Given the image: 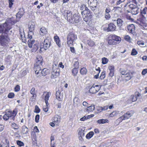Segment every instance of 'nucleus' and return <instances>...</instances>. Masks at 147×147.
Wrapping results in <instances>:
<instances>
[{
  "instance_id": "f257e3e1",
  "label": "nucleus",
  "mask_w": 147,
  "mask_h": 147,
  "mask_svg": "<svg viewBox=\"0 0 147 147\" xmlns=\"http://www.w3.org/2000/svg\"><path fill=\"white\" fill-rule=\"evenodd\" d=\"M9 20L0 25V45L3 47L9 42V39L7 32L11 28V24Z\"/></svg>"
},
{
  "instance_id": "f03ea898",
  "label": "nucleus",
  "mask_w": 147,
  "mask_h": 147,
  "mask_svg": "<svg viewBox=\"0 0 147 147\" xmlns=\"http://www.w3.org/2000/svg\"><path fill=\"white\" fill-rule=\"evenodd\" d=\"M66 13L67 20L71 23H78L81 20V18L78 14H74L72 16V13L70 11H67Z\"/></svg>"
},
{
  "instance_id": "7ed1b4c3",
  "label": "nucleus",
  "mask_w": 147,
  "mask_h": 147,
  "mask_svg": "<svg viewBox=\"0 0 147 147\" xmlns=\"http://www.w3.org/2000/svg\"><path fill=\"white\" fill-rule=\"evenodd\" d=\"M77 39L76 35L72 32L68 34L67 37V44L69 47L73 45L74 42Z\"/></svg>"
},
{
  "instance_id": "20e7f679",
  "label": "nucleus",
  "mask_w": 147,
  "mask_h": 147,
  "mask_svg": "<svg viewBox=\"0 0 147 147\" xmlns=\"http://www.w3.org/2000/svg\"><path fill=\"white\" fill-rule=\"evenodd\" d=\"M97 0H88V4L90 8L94 12L96 10L97 5Z\"/></svg>"
},
{
  "instance_id": "39448f33",
  "label": "nucleus",
  "mask_w": 147,
  "mask_h": 147,
  "mask_svg": "<svg viewBox=\"0 0 147 147\" xmlns=\"http://www.w3.org/2000/svg\"><path fill=\"white\" fill-rule=\"evenodd\" d=\"M129 7L131 9V13L133 14L136 15L139 12V8L136 5L133 4H130Z\"/></svg>"
},
{
  "instance_id": "423d86ee",
  "label": "nucleus",
  "mask_w": 147,
  "mask_h": 147,
  "mask_svg": "<svg viewBox=\"0 0 147 147\" xmlns=\"http://www.w3.org/2000/svg\"><path fill=\"white\" fill-rule=\"evenodd\" d=\"M100 86L98 85H93L89 90L90 93L92 94L96 93L100 89Z\"/></svg>"
},
{
  "instance_id": "0eeeda50",
  "label": "nucleus",
  "mask_w": 147,
  "mask_h": 147,
  "mask_svg": "<svg viewBox=\"0 0 147 147\" xmlns=\"http://www.w3.org/2000/svg\"><path fill=\"white\" fill-rule=\"evenodd\" d=\"M51 40L49 37L45 39L43 43V47L44 49L46 50L51 45Z\"/></svg>"
},
{
  "instance_id": "6e6552de",
  "label": "nucleus",
  "mask_w": 147,
  "mask_h": 147,
  "mask_svg": "<svg viewBox=\"0 0 147 147\" xmlns=\"http://www.w3.org/2000/svg\"><path fill=\"white\" fill-rule=\"evenodd\" d=\"M41 66H42V65L38 64H34V69L36 70L35 73L37 77L41 76L40 75V71H42Z\"/></svg>"
},
{
  "instance_id": "1a4fd4ad",
  "label": "nucleus",
  "mask_w": 147,
  "mask_h": 147,
  "mask_svg": "<svg viewBox=\"0 0 147 147\" xmlns=\"http://www.w3.org/2000/svg\"><path fill=\"white\" fill-rule=\"evenodd\" d=\"M24 11L23 9H20L19 11L16 15L17 21H14L13 22V23H16L17 21H18L20 20L21 18L24 15Z\"/></svg>"
},
{
  "instance_id": "9d476101",
  "label": "nucleus",
  "mask_w": 147,
  "mask_h": 147,
  "mask_svg": "<svg viewBox=\"0 0 147 147\" xmlns=\"http://www.w3.org/2000/svg\"><path fill=\"white\" fill-rule=\"evenodd\" d=\"M59 69H53L51 78H56L59 75Z\"/></svg>"
},
{
  "instance_id": "9b49d317",
  "label": "nucleus",
  "mask_w": 147,
  "mask_h": 147,
  "mask_svg": "<svg viewBox=\"0 0 147 147\" xmlns=\"http://www.w3.org/2000/svg\"><path fill=\"white\" fill-rule=\"evenodd\" d=\"M134 112L133 111H129L125 113L123 115V119H129L134 114Z\"/></svg>"
},
{
  "instance_id": "f8f14e48",
  "label": "nucleus",
  "mask_w": 147,
  "mask_h": 147,
  "mask_svg": "<svg viewBox=\"0 0 147 147\" xmlns=\"http://www.w3.org/2000/svg\"><path fill=\"white\" fill-rule=\"evenodd\" d=\"M128 30L130 33L134 35L136 34L135 26L133 24L129 25L127 27Z\"/></svg>"
},
{
  "instance_id": "ddd939ff",
  "label": "nucleus",
  "mask_w": 147,
  "mask_h": 147,
  "mask_svg": "<svg viewBox=\"0 0 147 147\" xmlns=\"http://www.w3.org/2000/svg\"><path fill=\"white\" fill-rule=\"evenodd\" d=\"M134 73L133 71H127L125 75V77L127 78L126 80H130L133 77V74Z\"/></svg>"
},
{
  "instance_id": "4468645a",
  "label": "nucleus",
  "mask_w": 147,
  "mask_h": 147,
  "mask_svg": "<svg viewBox=\"0 0 147 147\" xmlns=\"http://www.w3.org/2000/svg\"><path fill=\"white\" fill-rule=\"evenodd\" d=\"M109 70V76L110 77H112L114 75V67L113 65H110L108 67Z\"/></svg>"
},
{
  "instance_id": "2eb2a0df",
  "label": "nucleus",
  "mask_w": 147,
  "mask_h": 147,
  "mask_svg": "<svg viewBox=\"0 0 147 147\" xmlns=\"http://www.w3.org/2000/svg\"><path fill=\"white\" fill-rule=\"evenodd\" d=\"M57 99L59 101H61L63 98V95L59 90L57 91L56 93Z\"/></svg>"
},
{
  "instance_id": "dca6fc26",
  "label": "nucleus",
  "mask_w": 147,
  "mask_h": 147,
  "mask_svg": "<svg viewBox=\"0 0 147 147\" xmlns=\"http://www.w3.org/2000/svg\"><path fill=\"white\" fill-rule=\"evenodd\" d=\"M116 29V26L113 23H110L109 24L108 27L107 28L108 31H113L115 30Z\"/></svg>"
},
{
  "instance_id": "f3484780",
  "label": "nucleus",
  "mask_w": 147,
  "mask_h": 147,
  "mask_svg": "<svg viewBox=\"0 0 147 147\" xmlns=\"http://www.w3.org/2000/svg\"><path fill=\"white\" fill-rule=\"evenodd\" d=\"M42 60L43 59L41 56L40 55L37 56L36 57V63L35 64H38L42 65Z\"/></svg>"
},
{
  "instance_id": "a211bd4d",
  "label": "nucleus",
  "mask_w": 147,
  "mask_h": 147,
  "mask_svg": "<svg viewBox=\"0 0 147 147\" xmlns=\"http://www.w3.org/2000/svg\"><path fill=\"white\" fill-rule=\"evenodd\" d=\"M49 72V70L45 68L43 69L42 70L40 71V75L45 76L48 74Z\"/></svg>"
},
{
  "instance_id": "6ab92c4d",
  "label": "nucleus",
  "mask_w": 147,
  "mask_h": 147,
  "mask_svg": "<svg viewBox=\"0 0 147 147\" xmlns=\"http://www.w3.org/2000/svg\"><path fill=\"white\" fill-rule=\"evenodd\" d=\"M111 38L113 39V40H114L116 42L118 43H119V42L121 40V38L119 36L115 35H112Z\"/></svg>"
},
{
  "instance_id": "aec40b11",
  "label": "nucleus",
  "mask_w": 147,
  "mask_h": 147,
  "mask_svg": "<svg viewBox=\"0 0 147 147\" xmlns=\"http://www.w3.org/2000/svg\"><path fill=\"white\" fill-rule=\"evenodd\" d=\"M96 122L98 123L102 124L106 123H108L109 121L107 119H101L98 120Z\"/></svg>"
},
{
  "instance_id": "412c9836",
  "label": "nucleus",
  "mask_w": 147,
  "mask_h": 147,
  "mask_svg": "<svg viewBox=\"0 0 147 147\" xmlns=\"http://www.w3.org/2000/svg\"><path fill=\"white\" fill-rule=\"evenodd\" d=\"M120 112L117 111H115L112 112L109 115L110 117H113L116 116Z\"/></svg>"
},
{
  "instance_id": "4be33fe9",
  "label": "nucleus",
  "mask_w": 147,
  "mask_h": 147,
  "mask_svg": "<svg viewBox=\"0 0 147 147\" xmlns=\"http://www.w3.org/2000/svg\"><path fill=\"white\" fill-rule=\"evenodd\" d=\"M117 21L118 26L120 29L123 24V21L121 19L118 18L117 20Z\"/></svg>"
},
{
  "instance_id": "5701e85b",
  "label": "nucleus",
  "mask_w": 147,
  "mask_h": 147,
  "mask_svg": "<svg viewBox=\"0 0 147 147\" xmlns=\"http://www.w3.org/2000/svg\"><path fill=\"white\" fill-rule=\"evenodd\" d=\"M40 34L41 35H43V34H46L47 32V30L44 27H42L40 28Z\"/></svg>"
},
{
  "instance_id": "b1692460",
  "label": "nucleus",
  "mask_w": 147,
  "mask_h": 147,
  "mask_svg": "<svg viewBox=\"0 0 147 147\" xmlns=\"http://www.w3.org/2000/svg\"><path fill=\"white\" fill-rule=\"evenodd\" d=\"M31 138L32 142V144L33 145H35L37 144L36 138L35 134L31 136Z\"/></svg>"
},
{
  "instance_id": "393cba45",
  "label": "nucleus",
  "mask_w": 147,
  "mask_h": 147,
  "mask_svg": "<svg viewBox=\"0 0 147 147\" xmlns=\"http://www.w3.org/2000/svg\"><path fill=\"white\" fill-rule=\"evenodd\" d=\"M28 132V128L25 126H23L22 127V132L24 134H26Z\"/></svg>"
},
{
  "instance_id": "a878e982",
  "label": "nucleus",
  "mask_w": 147,
  "mask_h": 147,
  "mask_svg": "<svg viewBox=\"0 0 147 147\" xmlns=\"http://www.w3.org/2000/svg\"><path fill=\"white\" fill-rule=\"evenodd\" d=\"M94 134L93 131H90L86 135V138L87 139H89L91 138Z\"/></svg>"
},
{
  "instance_id": "bb28decb",
  "label": "nucleus",
  "mask_w": 147,
  "mask_h": 147,
  "mask_svg": "<svg viewBox=\"0 0 147 147\" xmlns=\"http://www.w3.org/2000/svg\"><path fill=\"white\" fill-rule=\"evenodd\" d=\"M35 41L34 40L29 39L28 42V47L30 48L32 47V45L34 43Z\"/></svg>"
},
{
  "instance_id": "cd10ccee",
  "label": "nucleus",
  "mask_w": 147,
  "mask_h": 147,
  "mask_svg": "<svg viewBox=\"0 0 147 147\" xmlns=\"http://www.w3.org/2000/svg\"><path fill=\"white\" fill-rule=\"evenodd\" d=\"M84 130H83L82 129H79L78 133L79 136L82 137H84Z\"/></svg>"
},
{
  "instance_id": "c85d7f7f",
  "label": "nucleus",
  "mask_w": 147,
  "mask_h": 147,
  "mask_svg": "<svg viewBox=\"0 0 147 147\" xmlns=\"http://www.w3.org/2000/svg\"><path fill=\"white\" fill-rule=\"evenodd\" d=\"M81 74L82 75H85L87 72V70L85 67L81 68L80 71Z\"/></svg>"
},
{
  "instance_id": "c756f323",
  "label": "nucleus",
  "mask_w": 147,
  "mask_h": 147,
  "mask_svg": "<svg viewBox=\"0 0 147 147\" xmlns=\"http://www.w3.org/2000/svg\"><path fill=\"white\" fill-rule=\"evenodd\" d=\"M108 43L109 45H115L118 44V43L116 42L114 40H113V39L111 38L108 40Z\"/></svg>"
},
{
  "instance_id": "7c9ffc66",
  "label": "nucleus",
  "mask_w": 147,
  "mask_h": 147,
  "mask_svg": "<svg viewBox=\"0 0 147 147\" xmlns=\"http://www.w3.org/2000/svg\"><path fill=\"white\" fill-rule=\"evenodd\" d=\"M109 107L108 105H106L104 106L103 107H99L98 110H99V112H101L103 110H106L108 109Z\"/></svg>"
},
{
  "instance_id": "2f4dec72",
  "label": "nucleus",
  "mask_w": 147,
  "mask_h": 147,
  "mask_svg": "<svg viewBox=\"0 0 147 147\" xmlns=\"http://www.w3.org/2000/svg\"><path fill=\"white\" fill-rule=\"evenodd\" d=\"M86 43L89 45L90 46H92L94 45V42L90 39L87 40Z\"/></svg>"
},
{
  "instance_id": "473e14b6",
  "label": "nucleus",
  "mask_w": 147,
  "mask_h": 147,
  "mask_svg": "<svg viewBox=\"0 0 147 147\" xmlns=\"http://www.w3.org/2000/svg\"><path fill=\"white\" fill-rule=\"evenodd\" d=\"M94 108L95 107L94 105H91L87 108V111L88 112H91L93 111L94 110Z\"/></svg>"
},
{
  "instance_id": "72a5a7b5",
  "label": "nucleus",
  "mask_w": 147,
  "mask_h": 147,
  "mask_svg": "<svg viewBox=\"0 0 147 147\" xmlns=\"http://www.w3.org/2000/svg\"><path fill=\"white\" fill-rule=\"evenodd\" d=\"M29 31L33 32L34 29V23H31L29 27Z\"/></svg>"
},
{
  "instance_id": "f704fd0d",
  "label": "nucleus",
  "mask_w": 147,
  "mask_h": 147,
  "mask_svg": "<svg viewBox=\"0 0 147 147\" xmlns=\"http://www.w3.org/2000/svg\"><path fill=\"white\" fill-rule=\"evenodd\" d=\"M123 116H122L120 117L119 118H118L116 120V121L118 122V123L117 124H116L117 125H118V124L121 122L123 120H125V119H123Z\"/></svg>"
},
{
  "instance_id": "c9c22d12",
  "label": "nucleus",
  "mask_w": 147,
  "mask_h": 147,
  "mask_svg": "<svg viewBox=\"0 0 147 147\" xmlns=\"http://www.w3.org/2000/svg\"><path fill=\"white\" fill-rule=\"evenodd\" d=\"M55 41L59 47L61 46L60 40L59 38H55Z\"/></svg>"
},
{
  "instance_id": "e433bc0d",
  "label": "nucleus",
  "mask_w": 147,
  "mask_h": 147,
  "mask_svg": "<svg viewBox=\"0 0 147 147\" xmlns=\"http://www.w3.org/2000/svg\"><path fill=\"white\" fill-rule=\"evenodd\" d=\"M38 48V44L36 43L34 44L33 46L32 51H36Z\"/></svg>"
},
{
  "instance_id": "4c0bfd02",
  "label": "nucleus",
  "mask_w": 147,
  "mask_h": 147,
  "mask_svg": "<svg viewBox=\"0 0 147 147\" xmlns=\"http://www.w3.org/2000/svg\"><path fill=\"white\" fill-rule=\"evenodd\" d=\"M127 71V70H125L121 68L119 69L120 73L122 75H125Z\"/></svg>"
},
{
  "instance_id": "58836bf2",
  "label": "nucleus",
  "mask_w": 147,
  "mask_h": 147,
  "mask_svg": "<svg viewBox=\"0 0 147 147\" xmlns=\"http://www.w3.org/2000/svg\"><path fill=\"white\" fill-rule=\"evenodd\" d=\"M52 121L53 122H55L56 124H57L59 122V121L58 120V117H54L52 119Z\"/></svg>"
},
{
  "instance_id": "ea45409f",
  "label": "nucleus",
  "mask_w": 147,
  "mask_h": 147,
  "mask_svg": "<svg viewBox=\"0 0 147 147\" xmlns=\"http://www.w3.org/2000/svg\"><path fill=\"white\" fill-rule=\"evenodd\" d=\"M11 126L14 129H17L19 128L18 125L14 123H13L11 124Z\"/></svg>"
},
{
  "instance_id": "a19ab883",
  "label": "nucleus",
  "mask_w": 147,
  "mask_h": 147,
  "mask_svg": "<svg viewBox=\"0 0 147 147\" xmlns=\"http://www.w3.org/2000/svg\"><path fill=\"white\" fill-rule=\"evenodd\" d=\"M78 72V70L77 68H74L72 70V73L74 76H76Z\"/></svg>"
},
{
  "instance_id": "79ce46f5",
  "label": "nucleus",
  "mask_w": 147,
  "mask_h": 147,
  "mask_svg": "<svg viewBox=\"0 0 147 147\" xmlns=\"http://www.w3.org/2000/svg\"><path fill=\"white\" fill-rule=\"evenodd\" d=\"M80 100L79 98L77 97H76L73 100V102L74 103L78 104L79 103Z\"/></svg>"
},
{
  "instance_id": "37998d69",
  "label": "nucleus",
  "mask_w": 147,
  "mask_h": 147,
  "mask_svg": "<svg viewBox=\"0 0 147 147\" xmlns=\"http://www.w3.org/2000/svg\"><path fill=\"white\" fill-rule=\"evenodd\" d=\"M102 62L103 64H105L107 63L108 60L106 58L104 57L102 59Z\"/></svg>"
},
{
  "instance_id": "c03bdc74",
  "label": "nucleus",
  "mask_w": 147,
  "mask_h": 147,
  "mask_svg": "<svg viewBox=\"0 0 147 147\" xmlns=\"http://www.w3.org/2000/svg\"><path fill=\"white\" fill-rule=\"evenodd\" d=\"M50 93H49V92H47L45 97V101L47 102L49 99V97L50 96Z\"/></svg>"
},
{
  "instance_id": "a18cd8bd",
  "label": "nucleus",
  "mask_w": 147,
  "mask_h": 147,
  "mask_svg": "<svg viewBox=\"0 0 147 147\" xmlns=\"http://www.w3.org/2000/svg\"><path fill=\"white\" fill-rule=\"evenodd\" d=\"M137 53L138 52L135 49H132L131 53V55H137Z\"/></svg>"
},
{
  "instance_id": "49530a36",
  "label": "nucleus",
  "mask_w": 147,
  "mask_h": 147,
  "mask_svg": "<svg viewBox=\"0 0 147 147\" xmlns=\"http://www.w3.org/2000/svg\"><path fill=\"white\" fill-rule=\"evenodd\" d=\"M34 34L33 32L32 31H29L28 33V37L29 38L31 39L32 38V35Z\"/></svg>"
},
{
  "instance_id": "de8ad7c7",
  "label": "nucleus",
  "mask_w": 147,
  "mask_h": 147,
  "mask_svg": "<svg viewBox=\"0 0 147 147\" xmlns=\"http://www.w3.org/2000/svg\"><path fill=\"white\" fill-rule=\"evenodd\" d=\"M17 144L20 147L24 145V144L22 142L19 140H17Z\"/></svg>"
},
{
  "instance_id": "09e8293b",
  "label": "nucleus",
  "mask_w": 147,
  "mask_h": 147,
  "mask_svg": "<svg viewBox=\"0 0 147 147\" xmlns=\"http://www.w3.org/2000/svg\"><path fill=\"white\" fill-rule=\"evenodd\" d=\"M105 72H102L100 77V78L101 80L105 78Z\"/></svg>"
},
{
  "instance_id": "8fccbe9b",
  "label": "nucleus",
  "mask_w": 147,
  "mask_h": 147,
  "mask_svg": "<svg viewBox=\"0 0 147 147\" xmlns=\"http://www.w3.org/2000/svg\"><path fill=\"white\" fill-rule=\"evenodd\" d=\"M86 11L87 12V13H90V11L88 9V8L86 7L85 10L82 11V14H83V13L85 14V13Z\"/></svg>"
},
{
  "instance_id": "3c124183",
  "label": "nucleus",
  "mask_w": 147,
  "mask_h": 147,
  "mask_svg": "<svg viewBox=\"0 0 147 147\" xmlns=\"http://www.w3.org/2000/svg\"><path fill=\"white\" fill-rule=\"evenodd\" d=\"M35 112L36 113H38L40 111V109L37 105L35 106Z\"/></svg>"
},
{
  "instance_id": "603ef678",
  "label": "nucleus",
  "mask_w": 147,
  "mask_h": 147,
  "mask_svg": "<svg viewBox=\"0 0 147 147\" xmlns=\"http://www.w3.org/2000/svg\"><path fill=\"white\" fill-rule=\"evenodd\" d=\"M14 95L15 94L13 93L10 92L8 94V97L9 98H13L14 96Z\"/></svg>"
},
{
  "instance_id": "864d4df0",
  "label": "nucleus",
  "mask_w": 147,
  "mask_h": 147,
  "mask_svg": "<svg viewBox=\"0 0 147 147\" xmlns=\"http://www.w3.org/2000/svg\"><path fill=\"white\" fill-rule=\"evenodd\" d=\"M32 96L30 98V100H31L32 101H34L35 100V98L36 97V94H32Z\"/></svg>"
},
{
  "instance_id": "5fc2aeb1",
  "label": "nucleus",
  "mask_w": 147,
  "mask_h": 147,
  "mask_svg": "<svg viewBox=\"0 0 147 147\" xmlns=\"http://www.w3.org/2000/svg\"><path fill=\"white\" fill-rule=\"evenodd\" d=\"M131 99L132 102H134L136 101L137 100V98L136 96H134V95H132L131 96Z\"/></svg>"
},
{
  "instance_id": "6e6d98bb",
  "label": "nucleus",
  "mask_w": 147,
  "mask_h": 147,
  "mask_svg": "<svg viewBox=\"0 0 147 147\" xmlns=\"http://www.w3.org/2000/svg\"><path fill=\"white\" fill-rule=\"evenodd\" d=\"M137 44L141 46H144L145 45V43L144 42L142 41H138Z\"/></svg>"
},
{
  "instance_id": "4d7b16f0",
  "label": "nucleus",
  "mask_w": 147,
  "mask_h": 147,
  "mask_svg": "<svg viewBox=\"0 0 147 147\" xmlns=\"http://www.w3.org/2000/svg\"><path fill=\"white\" fill-rule=\"evenodd\" d=\"M20 88L19 85H17L14 88V90L15 92H18L20 90Z\"/></svg>"
},
{
  "instance_id": "13d9d810",
  "label": "nucleus",
  "mask_w": 147,
  "mask_h": 147,
  "mask_svg": "<svg viewBox=\"0 0 147 147\" xmlns=\"http://www.w3.org/2000/svg\"><path fill=\"white\" fill-rule=\"evenodd\" d=\"M39 115H37L35 118V121L36 123H38L39 122Z\"/></svg>"
},
{
  "instance_id": "bf43d9fd",
  "label": "nucleus",
  "mask_w": 147,
  "mask_h": 147,
  "mask_svg": "<svg viewBox=\"0 0 147 147\" xmlns=\"http://www.w3.org/2000/svg\"><path fill=\"white\" fill-rule=\"evenodd\" d=\"M11 111H7L6 112H5V114H6L7 115V116L8 117H9L11 115Z\"/></svg>"
},
{
  "instance_id": "052dcab7",
  "label": "nucleus",
  "mask_w": 147,
  "mask_h": 147,
  "mask_svg": "<svg viewBox=\"0 0 147 147\" xmlns=\"http://www.w3.org/2000/svg\"><path fill=\"white\" fill-rule=\"evenodd\" d=\"M110 16L109 13H105V17L107 19H109L110 18Z\"/></svg>"
},
{
  "instance_id": "680f3d73",
  "label": "nucleus",
  "mask_w": 147,
  "mask_h": 147,
  "mask_svg": "<svg viewBox=\"0 0 147 147\" xmlns=\"http://www.w3.org/2000/svg\"><path fill=\"white\" fill-rule=\"evenodd\" d=\"M74 67L75 68H78L79 63L78 61L75 62L74 64Z\"/></svg>"
},
{
  "instance_id": "e2e57ef3",
  "label": "nucleus",
  "mask_w": 147,
  "mask_h": 147,
  "mask_svg": "<svg viewBox=\"0 0 147 147\" xmlns=\"http://www.w3.org/2000/svg\"><path fill=\"white\" fill-rule=\"evenodd\" d=\"M9 6L10 7H11L13 4V2L14 1V0H9Z\"/></svg>"
},
{
  "instance_id": "0e129e2a",
  "label": "nucleus",
  "mask_w": 147,
  "mask_h": 147,
  "mask_svg": "<svg viewBox=\"0 0 147 147\" xmlns=\"http://www.w3.org/2000/svg\"><path fill=\"white\" fill-rule=\"evenodd\" d=\"M90 117H89V116H88L87 117V118H86V117L85 116H84L83 117L81 118L80 119V120L81 121H84L86 119H87L89 118Z\"/></svg>"
},
{
  "instance_id": "69168bd1",
  "label": "nucleus",
  "mask_w": 147,
  "mask_h": 147,
  "mask_svg": "<svg viewBox=\"0 0 147 147\" xmlns=\"http://www.w3.org/2000/svg\"><path fill=\"white\" fill-rule=\"evenodd\" d=\"M30 92V93L32 94H36L35 92V88H32L31 89Z\"/></svg>"
},
{
  "instance_id": "338daca9",
  "label": "nucleus",
  "mask_w": 147,
  "mask_h": 147,
  "mask_svg": "<svg viewBox=\"0 0 147 147\" xmlns=\"http://www.w3.org/2000/svg\"><path fill=\"white\" fill-rule=\"evenodd\" d=\"M147 73V69H144L142 72V75H144Z\"/></svg>"
},
{
  "instance_id": "774afa93",
  "label": "nucleus",
  "mask_w": 147,
  "mask_h": 147,
  "mask_svg": "<svg viewBox=\"0 0 147 147\" xmlns=\"http://www.w3.org/2000/svg\"><path fill=\"white\" fill-rule=\"evenodd\" d=\"M3 119L5 121H7L9 119V117L7 116L6 114L3 117Z\"/></svg>"
}]
</instances>
